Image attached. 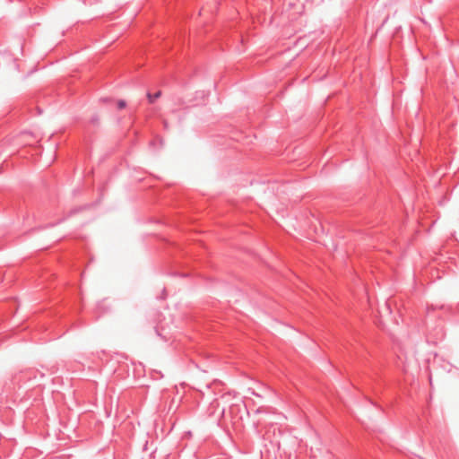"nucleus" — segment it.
I'll return each instance as SVG.
<instances>
[{"label": "nucleus", "mask_w": 459, "mask_h": 459, "mask_svg": "<svg viewBox=\"0 0 459 459\" xmlns=\"http://www.w3.org/2000/svg\"><path fill=\"white\" fill-rule=\"evenodd\" d=\"M161 95V91H157L154 95H152L151 93L147 94V97L149 99V101L152 103L156 99L160 98Z\"/></svg>", "instance_id": "nucleus-1"}, {"label": "nucleus", "mask_w": 459, "mask_h": 459, "mask_svg": "<svg viewBox=\"0 0 459 459\" xmlns=\"http://www.w3.org/2000/svg\"><path fill=\"white\" fill-rule=\"evenodd\" d=\"M118 108H124L126 107V101L125 100H119L117 102Z\"/></svg>", "instance_id": "nucleus-2"}]
</instances>
